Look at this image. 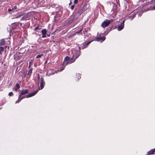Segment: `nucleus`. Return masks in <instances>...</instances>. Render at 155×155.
Masks as SVG:
<instances>
[{
    "instance_id": "27",
    "label": "nucleus",
    "mask_w": 155,
    "mask_h": 155,
    "mask_svg": "<svg viewBox=\"0 0 155 155\" xmlns=\"http://www.w3.org/2000/svg\"><path fill=\"white\" fill-rule=\"evenodd\" d=\"M107 21H110V23L111 22H113V21H114V20H113V19H110V20H108V19H107Z\"/></svg>"
},
{
    "instance_id": "9",
    "label": "nucleus",
    "mask_w": 155,
    "mask_h": 155,
    "mask_svg": "<svg viewBox=\"0 0 155 155\" xmlns=\"http://www.w3.org/2000/svg\"><path fill=\"white\" fill-rule=\"evenodd\" d=\"M105 38H106L105 36H103V37H102L99 36V37L95 39V40L96 41H103L105 40Z\"/></svg>"
},
{
    "instance_id": "32",
    "label": "nucleus",
    "mask_w": 155,
    "mask_h": 155,
    "mask_svg": "<svg viewBox=\"0 0 155 155\" xmlns=\"http://www.w3.org/2000/svg\"><path fill=\"white\" fill-rule=\"evenodd\" d=\"M125 1H126V2H127L129 0H124Z\"/></svg>"
},
{
    "instance_id": "34",
    "label": "nucleus",
    "mask_w": 155,
    "mask_h": 155,
    "mask_svg": "<svg viewBox=\"0 0 155 155\" xmlns=\"http://www.w3.org/2000/svg\"><path fill=\"white\" fill-rule=\"evenodd\" d=\"M7 47V46H5L4 47V48H6Z\"/></svg>"
},
{
    "instance_id": "38",
    "label": "nucleus",
    "mask_w": 155,
    "mask_h": 155,
    "mask_svg": "<svg viewBox=\"0 0 155 155\" xmlns=\"http://www.w3.org/2000/svg\"><path fill=\"white\" fill-rule=\"evenodd\" d=\"M153 1H155V0H152L151 1V2Z\"/></svg>"
},
{
    "instance_id": "20",
    "label": "nucleus",
    "mask_w": 155,
    "mask_h": 155,
    "mask_svg": "<svg viewBox=\"0 0 155 155\" xmlns=\"http://www.w3.org/2000/svg\"><path fill=\"white\" fill-rule=\"evenodd\" d=\"M26 74H27V71L24 72L22 73V77L23 78H25V76H26Z\"/></svg>"
},
{
    "instance_id": "15",
    "label": "nucleus",
    "mask_w": 155,
    "mask_h": 155,
    "mask_svg": "<svg viewBox=\"0 0 155 155\" xmlns=\"http://www.w3.org/2000/svg\"><path fill=\"white\" fill-rule=\"evenodd\" d=\"M82 30H83V28H81V29H80V30L79 31H77L75 33L71 35V36H74V35H75L76 34H79L82 31Z\"/></svg>"
},
{
    "instance_id": "40",
    "label": "nucleus",
    "mask_w": 155,
    "mask_h": 155,
    "mask_svg": "<svg viewBox=\"0 0 155 155\" xmlns=\"http://www.w3.org/2000/svg\"><path fill=\"white\" fill-rule=\"evenodd\" d=\"M9 48V46H8V49Z\"/></svg>"
},
{
    "instance_id": "12",
    "label": "nucleus",
    "mask_w": 155,
    "mask_h": 155,
    "mask_svg": "<svg viewBox=\"0 0 155 155\" xmlns=\"http://www.w3.org/2000/svg\"><path fill=\"white\" fill-rule=\"evenodd\" d=\"M5 41L4 39H2L0 40V46L4 45L5 44Z\"/></svg>"
},
{
    "instance_id": "23",
    "label": "nucleus",
    "mask_w": 155,
    "mask_h": 155,
    "mask_svg": "<svg viewBox=\"0 0 155 155\" xmlns=\"http://www.w3.org/2000/svg\"><path fill=\"white\" fill-rule=\"evenodd\" d=\"M8 95L10 96H12L13 95V94L12 92H10L9 93Z\"/></svg>"
},
{
    "instance_id": "8",
    "label": "nucleus",
    "mask_w": 155,
    "mask_h": 155,
    "mask_svg": "<svg viewBox=\"0 0 155 155\" xmlns=\"http://www.w3.org/2000/svg\"><path fill=\"white\" fill-rule=\"evenodd\" d=\"M125 20H124L122 22V23H121L120 25L117 28V30L119 31H120L124 27V22Z\"/></svg>"
},
{
    "instance_id": "2",
    "label": "nucleus",
    "mask_w": 155,
    "mask_h": 155,
    "mask_svg": "<svg viewBox=\"0 0 155 155\" xmlns=\"http://www.w3.org/2000/svg\"><path fill=\"white\" fill-rule=\"evenodd\" d=\"M38 91V90H37L29 94H28L27 95L23 96L22 97H21V96L22 95H21L20 94H19V96H18V99L17 101H16L15 103H18L21 101V100H22L23 98H28L34 96L37 93Z\"/></svg>"
},
{
    "instance_id": "1",
    "label": "nucleus",
    "mask_w": 155,
    "mask_h": 155,
    "mask_svg": "<svg viewBox=\"0 0 155 155\" xmlns=\"http://www.w3.org/2000/svg\"><path fill=\"white\" fill-rule=\"evenodd\" d=\"M78 56H77L74 59V54L72 55V57L71 58L68 56L66 57L64 59V61L63 63V66H64L63 67V68H62V69L61 68H60L61 69L60 70V71H61L62 70H63L64 69V67H65V66L68 64H70L74 62L75 60L78 58Z\"/></svg>"
},
{
    "instance_id": "33",
    "label": "nucleus",
    "mask_w": 155,
    "mask_h": 155,
    "mask_svg": "<svg viewBox=\"0 0 155 155\" xmlns=\"http://www.w3.org/2000/svg\"><path fill=\"white\" fill-rule=\"evenodd\" d=\"M71 3H72V2H71L69 3V5H70L71 4Z\"/></svg>"
},
{
    "instance_id": "3",
    "label": "nucleus",
    "mask_w": 155,
    "mask_h": 155,
    "mask_svg": "<svg viewBox=\"0 0 155 155\" xmlns=\"http://www.w3.org/2000/svg\"><path fill=\"white\" fill-rule=\"evenodd\" d=\"M38 82L40 84V86L39 87L38 89L39 90H41L43 88L44 86L45 82L44 81L43 78L42 76H41L40 78L39 76V74H38Z\"/></svg>"
},
{
    "instance_id": "35",
    "label": "nucleus",
    "mask_w": 155,
    "mask_h": 155,
    "mask_svg": "<svg viewBox=\"0 0 155 155\" xmlns=\"http://www.w3.org/2000/svg\"><path fill=\"white\" fill-rule=\"evenodd\" d=\"M47 35L49 37V36H50V35L47 34Z\"/></svg>"
},
{
    "instance_id": "39",
    "label": "nucleus",
    "mask_w": 155,
    "mask_h": 155,
    "mask_svg": "<svg viewBox=\"0 0 155 155\" xmlns=\"http://www.w3.org/2000/svg\"><path fill=\"white\" fill-rule=\"evenodd\" d=\"M141 14H139V16H141Z\"/></svg>"
},
{
    "instance_id": "21",
    "label": "nucleus",
    "mask_w": 155,
    "mask_h": 155,
    "mask_svg": "<svg viewBox=\"0 0 155 155\" xmlns=\"http://www.w3.org/2000/svg\"><path fill=\"white\" fill-rule=\"evenodd\" d=\"M4 50V47H0V54H2V52Z\"/></svg>"
},
{
    "instance_id": "16",
    "label": "nucleus",
    "mask_w": 155,
    "mask_h": 155,
    "mask_svg": "<svg viewBox=\"0 0 155 155\" xmlns=\"http://www.w3.org/2000/svg\"><path fill=\"white\" fill-rule=\"evenodd\" d=\"M32 69H30L27 73V75H29V76L32 73Z\"/></svg>"
},
{
    "instance_id": "25",
    "label": "nucleus",
    "mask_w": 155,
    "mask_h": 155,
    "mask_svg": "<svg viewBox=\"0 0 155 155\" xmlns=\"http://www.w3.org/2000/svg\"><path fill=\"white\" fill-rule=\"evenodd\" d=\"M17 9V6L16 5H15V6H14V7L12 8V9L13 10L15 9Z\"/></svg>"
},
{
    "instance_id": "19",
    "label": "nucleus",
    "mask_w": 155,
    "mask_h": 155,
    "mask_svg": "<svg viewBox=\"0 0 155 155\" xmlns=\"http://www.w3.org/2000/svg\"><path fill=\"white\" fill-rule=\"evenodd\" d=\"M41 28H40L38 25V26L36 27L34 29V31H36L37 30H40Z\"/></svg>"
},
{
    "instance_id": "5",
    "label": "nucleus",
    "mask_w": 155,
    "mask_h": 155,
    "mask_svg": "<svg viewBox=\"0 0 155 155\" xmlns=\"http://www.w3.org/2000/svg\"><path fill=\"white\" fill-rule=\"evenodd\" d=\"M110 24V22L106 20L102 23L101 25L102 27L105 28L108 26Z\"/></svg>"
},
{
    "instance_id": "29",
    "label": "nucleus",
    "mask_w": 155,
    "mask_h": 155,
    "mask_svg": "<svg viewBox=\"0 0 155 155\" xmlns=\"http://www.w3.org/2000/svg\"><path fill=\"white\" fill-rule=\"evenodd\" d=\"M13 9H11L10 8H8V11L9 12H10L11 11H13Z\"/></svg>"
},
{
    "instance_id": "7",
    "label": "nucleus",
    "mask_w": 155,
    "mask_h": 155,
    "mask_svg": "<svg viewBox=\"0 0 155 155\" xmlns=\"http://www.w3.org/2000/svg\"><path fill=\"white\" fill-rule=\"evenodd\" d=\"M41 32L42 33V38H45L46 37V35L47 32V31L45 29H42L41 31Z\"/></svg>"
},
{
    "instance_id": "36",
    "label": "nucleus",
    "mask_w": 155,
    "mask_h": 155,
    "mask_svg": "<svg viewBox=\"0 0 155 155\" xmlns=\"http://www.w3.org/2000/svg\"><path fill=\"white\" fill-rule=\"evenodd\" d=\"M20 25L21 26L22 25V24L21 23H20Z\"/></svg>"
},
{
    "instance_id": "18",
    "label": "nucleus",
    "mask_w": 155,
    "mask_h": 155,
    "mask_svg": "<svg viewBox=\"0 0 155 155\" xmlns=\"http://www.w3.org/2000/svg\"><path fill=\"white\" fill-rule=\"evenodd\" d=\"M136 14H133L132 15H130L129 16V18L131 20H132L135 16Z\"/></svg>"
},
{
    "instance_id": "24",
    "label": "nucleus",
    "mask_w": 155,
    "mask_h": 155,
    "mask_svg": "<svg viewBox=\"0 0 155 155\" xmlns=\"http://www.w3.org/2000/svg\"><path fill=\"white\" fill-rule=\"evenodd\" d=\"M74 7V5H72L71 6V8L72 10H73Z\"/></svg>"
},
{
    "instance_id": "22",
    "label": "nucleus",
    "mask_w": 155,
    "mask_h": 155,
    "mask_svg": "<svg viewBox=\"0 0 155 155\" xmlns=\"http://www.w3.org/2000/svg\"><path fill=\"white\" fill-rule=\"evenodd\" d=\"M43 54H40L38 55L36 57V58H41V56H43Z\"/></svg>"
},
{
    "instance_id": "14",
    "label": "nucleus",
    "mask_w": 155,
    "mask_h": 155,
    "mask_svg": "<svg viewBox=\"0 0 155 155\" xmlns=\"http://www.w3.org/2000/svg\"><path fill=\"white\" fill-rule=\"evenodd\" d=\"M20 85L18 84H17L15 87V91H17L18 89L20 88Z\"/></svg>"
},
{
    "instance_id": "10",
    "label": "nucleus",
    "mask_w": 155,
    "mask_h": 155,
    "mask_svg": "<svg viewBox=\"0 0 155 155\" xmlns=\"http://www.w3.org/2000/svg\"><path fill=\"white\" fill-rule=\"evenodd\" d=\"M154 154H155V148L150 150L149 151H148L147 153V154L148 155Z\"/></svg>"
},
{
    "instance_id": "26",
    "label": "nucleus",
    "mask_w": 155,
    "mask_h": 155,
    "mask_svg": "<svg viewBox=\"0 0 155 155\" xmlns=\"http://www.w3.org/2000/svg\"><path fill=\"white\" fill-rule=\"evenodd\" d=\"M78 2V0H74V5L77 4Z\"/></svg>"
},
{
    "instance_id": "37",
    "label": "nucleus",
    "mask_w": 155,
    "mask_h": 155,
    "mask_svg": "<svg viewBox=\"0 0 155 155\" xmlns=\"http://www.w3.org/2000/svg\"><path fill=\"white\" fill-rule=\"evenodd\" d=\"M153 9H155V6L153 7Z\"/></svg>"
},
{
    "instance_id": "31",
    "label": "nucleus",
    "mask_w": 155,
    "mask_h": 155,
    "mask_svg": "<svg viewBox=\"0 0 155 155\" xmlns=\"http://www.w3.org/2000/svg\"><path fill=\"white\" fill-rule=\"evenodd\" d=\"M21 16V15H20V16H17V17H16V18H19V17H20Z\"/></svg>"
},
{
    "instance_id": "17",
    "label": "nucleus",
    "mask_w": 155,
    "mask_h": 155,
    "mask_svg": "<svg viewBox=\"0 0 155 155\" xmlns=\"http://www.w3.org/2000/svg\"><path fill=\"white\" fill-rule=\"evenodd\" d=\"M76 76L77 77L76 78H77V80H79L81 78V74H76Z\"/></svg>"
},
{
    "instance_id": "11",
    "label": "nucleus",
    "mask_w": 155,
    "mask_h": 155,
    "mask_svg": "<svg viewBox=\"0 0 155 155\" xmlns=\"http://www.w3.org/2000/svg\"><path fill=\"white\" fill-rule=\"evenodd\" d=\"M28 90L27 89H23L21 91L20 94L23 95L28 94Z\"/></svg>"
},
{
    "instance_id": "6",
    "label": "nucleus",
    "mask_w": 155,
    "mask_h": 155,
    "mask_svg": "<svg viewBox=\"0 0 155 155\" xmlns=\"http://www.w3.org/2000/svg\"><path fill=\"white\" fill-rule=\"evenodd\" d=\"M90 41L88 42V43H87V44H85V43H84L82 44L81 45L82 49H84L85 48H87L88 45H89V44L92 41Z\"/></svg>"
},
{
    "instance_id": "4",
    "label": "nucleus",
    "mask_w": 155,
    "mask_h": 155,
    "mask_svg": "<svg viewBox=\"0 0 155 155\" xmlns=\"http://www.w3.org/2000/svg\"><path fill=\"white\" fill-rule=\"evenodd\" d=\"M86 5H84L83 7L81 8L77 12V13L79 15H81L84 12V11H85L87 8H86L85 7Z\"/></svg>"
},
{
    "instance_id": "30",
    "label": "nucleus",
    "mask_w": 155,
    "mask_h": 155,
    "mask_svg": "<svg viewBox=\"0 0 155 155\" xmlns=\"http://www.w3.org/2000/svg\"><path fill=\"white\" fill-rule=\"evenodd\" d=\"M12 82H11L9 84V85H10V86H11L12 84Z\"/></svg>"
},
{
    "instance_id": "13",
    "label": "nucleus",
    "mask_w": 155,
    "mask_h": 155,
    "mask_svg": "<svg viewBox=\"0 0 155 155\" xmlns=\"http://www.w3.org/2000/svg\"><path fill=\"white\" fill-rule=\"evenodd\" d=\"M28 16V13H26L25 14L23 17L21 19V20H24L26 18H27Z\"/></svg>"
},
{
    "instance_id": "28",
    "label": "nucleus",
    "mask_w": 155,
    "mask_h": 155,
    "mask_svg": "<svg viewBox=\"0 0 155 155\" xmlns=\"http://www.w3.org/2000/svg\"><path fill=\"white\" fill-rule=\"evenodd\" d=\"M116 3L117 4H119V5H120V4L119 3V0H116Z\"/></svg>"
}]
</instances>
